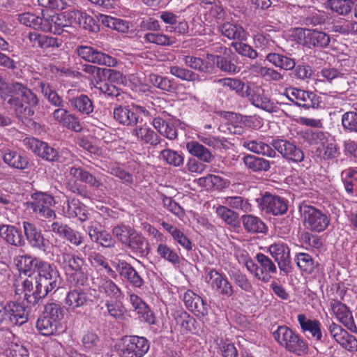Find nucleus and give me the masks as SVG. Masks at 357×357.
<instances>
[{"label":"nucleus","instance_id":"a878e982","mask_svg":"<svg viewBox=\"0 0 357 357\" xmlns=\"http://www.w3.org/2000/svg\"><path fill=\"white\" fill-rule=\"evenodd\" d=\"M60 252L61 253L56 255V261L66 270L67 274L86 265L85 260L79 255L70 253L66 249Z\"/></svg>","mask_w":357,"mask_h":357},{"label":"nucleus","instance_id":"ea45409f","mask_svg":"<svg viewBox=\"0 0 357 357\" xmlns=\"http://www.w3.org/2000/svg\"><path fill=\"white\" fill-rule=\"evenodd\" d=\"M22 287L24 294V299L29 304L35 305L39 303V301L45 298L44 294H38L36 290L38 287L37 280H35L33 283L32 280L29 279H25L22 283Z\"/></svg>","mask_w":357,"mask_h":357},{"label":"nucleus","instance_id":"603ef678","mask_svg":"<svg viewBox=\"0 0 357 357\" xmlns=\"http://www.w3.org/2000/svg\"><path fill=\"white\" fill-rule=\"evenodd\" d=\"M16 19L21 24L41 31L43 17L36 15L33 13L25 12L16 15Z\"/></svg>","mask_w":357,"mask_h":357},{"label":"nucleus","instance_id":"9b49d317","mask_svg":"<svg viewBox=\"0 0 357 357\" xmlns=\"http://www.w3.org/2000/svg\"><path fill=\"white\" fill-rule=\"evenodd\" d=\"M144 107L138 105H119L114 107L113 116L119 124L125 126L135 127L142 121L139 112H144Z\"/></svg>","mask_w":357,"mask_h":357},{"label":"nucleus","instance_id":"cd10ccee","mask_svg":"<svg viewBox=\"0 0 357 357\" xmlns=\"http://www.w3.org/2000/svg\"><path fill=\"white\" fill-rule=\"evenodd\" d=\"M15 262L18 270L29 277L35 271L37 273L42 268L40 266H43V264L47 263L40 258L33 257L30 255L17 256L15 259Z\"/></svg>","mask_w":357,"mask_h":357},{"label":"nucleus","instance_id":"6e6552de","mask_svg":"<svg viewBox=\"0 0 357 357\" xmlns=\"http://www.w3.org/2000/svg\"><path fill=\"white\" fill-rule=\"evenodd\" d=\"M297 320L301 332L306 335L307 338L314 341L315 344L328 342L327 333L322 331L321 324L319 320L307 318L305 314H298Z\"/></svg>","mask_w":357,"mask_h":357},{"label":"nucleus","instance_id":"1a4fd4ad","mask_svg":"<svg viewBox=\"0 0 357 357\" xmlns=\"http://www.w3.org/2000/svg\"><path fill=\"white\" fill-rule=\"evenodd\" d=\"M284 95L294 105L305 109L318 108L321 102V97L314 92L297 88L287 89Z\"/></svg>","mask_w":357,"mask_h":357},{"label":"nucleus","instance_id":"2eb2a0df","mask_svg":"<svg viewBox=\"0 0 357 357\" xmlns=\"http://www.w3.org/2000/svg\"><path fill=\"white\" fill-rule=\"evenodd\" d=\"M3 324L6 326H22L28 321V311L16 302L4 303Z\"/></svg>","mask_w":357,"mask_h":357},{"label":"nucleus","instance_id":"9d476101","mask_svg":"<svg viewBox=\"0 0 357 357\" xmlns=\"http://www.w3.org/2000/svg\"><path fill=\"white\" fill-rule=\"evenodd\" d=\"M77 55L86 62L97 65L113 67L117 64V59L98 49L88 45H79L76 48Z\"/></svg>","mask_w":357,"mask_h":357},{"label":"nucleus","instance_id":"e2e57ef3","mask_svg":"<svg viewBox=\"0 0 357 357\" xmlns=\"http://www.w3.org/2000/svg\"><path fill=\"white\" fill-rule=\"evenodd\" d=\"M169 72L172 75L181 80L187 82H199L200 80L199 75L197 73L178 66H171Z\"/></svg>","mask_w":357,"mask_h":357},{"label":"nucleus","instance_id":"680f3d73","mask_svg":"<svg viewBox=\"0 0 357 357\" xmlns=\"http://www.w3.org/2000/svg\"><path fill=\"white\" fill-rule=\"evenodd\" d=\"M255 47L265 52H271L275 47V42L268 34L257 33L254 36Z\"/></svg>","mask_w":357,"mask_h":357},{"label":"nucleus","instance_id":"6e6d98bb","mask_svg":"<svg viewBox=\"0 0 357 357\" xmlns=\"http://www.w3.org/2000/svg\"><path fill=\"white\" fill-rule=\"evenodd\" d=\"M223 204L228 208L240 210L245 213L252 211V205L248 202V199L241 196L226 197Z\"/></svg>","mask_w":357,"mask_h":357},{"label":"nucleus","instance_id":"f704fd0d","mask_svg":"<svg viewBox=\"0 0 357 357\" xmlns=\"http://www.w3.org/2000/svg\"><path fill=\"white\" fill-rule=\"evenodd\" d=\"M172 316L176 324L181 328L183 332L195 333L198 331L196 319L187 312L183 310H176L172 314Z\"/></svg>","mask_w":357,"mask_h":357},{"label":"nucleus","instance_id":"4be33fe9","mask_svg":"<svg viewBox=\"0 0 357 357\" xmlns=\"http://www.w3.org/2000/svg\"><path fill=\"white\" fill-rule=\"evenodd\" d=\"M93 303L91 294L89 290L80 287L70 290L65 298V303L69 309L75 310L77 308L91 305Z\"/></svg>","mask_w":357,"mask_h":357},{"label":"nucleus","instance_id":"ddd939ff","mask_svg":"<svg viewBox=\"0 0 357 357\" xmlns=\"http://www.w3.org/2000/svg\"><path fill=\"white\" fill-rule=\"evenodd\" d=\"M220 50L217 52H222V55H214L207 54L206 58L216 66L221 71L233 75L238 72V67L235 63L236 54L231 50L222 46H218Z\"/></svg>","mask_w":357,"mask_h":357},{"label":"nucleus","instance_id":"5fc2aeb1","mask_svg":"<svg viewBox=\"0 0 357 357\" xmlns=\"http://www.w3.org/2000/svg\"><path fill=\"white\" fill-rule=\"evenodd\" d=\"M156 252L162 259L174 266L179 265L181 263V258L178 253L166 243H161L158 244Z\"/></svg>","mask_w":357,"mask_h":357},{"label":"nucleus","instance_id":"423d86ee","mask_svg":"<svg viewBox=\"0 0 357 357\" xmlns=\"http://www.w3.org/2000/svg\"><path fill=\"white\" fill-rule=\"evenodd\" d=\"M259 210L267 215H282L288 210V202L278 195L266 192L256 199Z\"/></svg>","mask_w":357,"mask_h":357},{"label":"nucleus","instance_id":"4468645a","mask_svg":"<svg viewBox=\"0 0 357 357\" xmlns=\"http://www.w3.org/2000/svg\"><path fill=\"white\" fill-rule=\"evenodd\" d=\"M114 267L123 282L135 288L141 289L144 286L145 282L142 275L130 263L119 259Z\"/></svg>","mask_w":357,"mask_h":357},{"label":"nucleus","instance_id":"69168bd1","mask_svg":"<svg viewBox=\"0 0 357 357\" xmlns=\"http://www.w3.org/2000/svg\"><path fill=\"white\" fill-rule=\"evenodd\" d=\"M316 153L324 160L334 159L340 155L339 148L333 142L322 143L321 146L317 149Z\"/></svg>","mask_w":357,"mask_h":357},{"label":"nucleus","instance_id":"39448f33","mask_svg":"<svg viewBox=\"0 0 357 357\" xmlns=\"http://www.w3.org/2000/svg\"><path fill=\"white\" fill-rule=\"evenodd\" d=\"M245 98L255 107L268 113H277L280 110L275 102L260 86H246Z\"/></svg>","mask_w":357,"mask_h":357},{"label":"nucleus","instance_id":"0e129e2a","mask_svg":"<svg viewBox=\"0 0 357 357\" xmlns=\"http://www.w3.org/2000/svg\"><path fill=\"white\" fill-rule=\"evenodd\" d=\"M160 157L162 158L168 165L174 167H181L183 165L184 158L178 151L165 149L160 151Z\"/></svg>","mask_w":357,"mask_h":357},{"label":"nucleus","instance_id":"37998d69","mask_svg":"<svg viewBox=\"0 0 357 357\" xmlns=\"http://www.w3.org/2000/svg\"><path fill=\"white\" fill-rule=\"evenodd\" d=\"M244 229L251 234L265 233L267 227L258 217L253 215H243L241 217Z\"/></svg>","mask_w":357,"mask_h":357},{"label":"nucleus","instance_id":"a19ab883","mask_svg":"<svg viewBox=\"0 0 357 357\" xmlns=\"http://www.w3.org/2000/svg\"><path fill=\"white\" fill-rule=\"evenodd\" d=\"M71 107L84 115H90L94 109L93 101L85 95L80 94L69 99Z\"/></svg>","mask_w":357,"mask_h":357},{"label":"nucleus","instance_id":"f03ea898","mask_svg":"<svg viewBox=\"0 0 357 357\" xmlns=\"http://www.w3.org/2000/svg\"><path fill=\"white\" fill-rule=\"evenodd\" d=\"M42 268L37 272L35 280L38 282V294H44L46 297L52 292H56L61 283V275L56 267L47 261L40 266Z\"/></svg>","mask_w":357,"mask_h":357},{"label":"nucleus","instance_id":"aec40b11","mask_svg":"<svg viewBox=\"0 0 357 357\" xmlns=\"http://www.w3.org/2000/svg\"><path fill=\"white\" fill-rule=\"evenodd\" d=\"M159 17L167 24L166 31L178 35H186L189 32L188 22L181 19L179 16L171 11H162L158 13Z\"/></svg>","mask_w":357,"mask_h":357},{"label":"nucleus","instance_id":"5701e85b","mask_svg":"<svg viewBox=\"0 0 357 357\" xmlns=\"http://www.w3.org/2000/svg\"><path fill=\"white\" fill-rule=\"evenodd\" d=\"M132 135L137 137L138 140L142 141L151 146L156 148L158 145L161 146H168V143L161 138L157 132L151 128L142 126L138 124L135 126L132 131Z\"/></svg>","mask_w":357,"mask_h":357},{"label":"nucleus","instance_id":"f8f14e48","mask_svg":"<svg viewBox=\"0 0 357 357\" xmlns=\"http://www.w3.org/2000/svg\"><path fill=\"white\" fill-rule=\"evenodd\" d=\"M22 228L25 240L33 250L46 253L50 247V241L45 238L41 230L29 221L22 222Z\"/></svg>","mask_w":357,"mask_h":357},{"label":"nucleus","instance_id":"f3484780","mask_svg":"<svg viewBox=\"0 0 357 357\" xmlns=\"http://www.w3.org/2000/svg\"><path fill=\"white\" fill-rule=\"evenodd\" d=\"M299 38H303V44L309 48L326 47L330 43V37L326 33L316 29H298Z\"/></svg>","mask_w":357,"mask_h":357},{"label":"nucleus","instance_id":"c03bdc74","mask_svg":"<svg viewBox=\"0 0 357 357\" xmlns=\"http://www.w3.org/2000/svg\"><path fill=\"white\" fill-rule=\"evenodd\" d=\"M197 183L199 186L206 188L207 190H220L227 185V180L213 174H208L206 176L201 177L197 179Z\"/></svg>","mask_w":357,"mask_h":357},{"label":"nucleus","instance_id":"8fccbe9b","mask_svg":"<svg viewBox=\"0 0 357 357\" xmlns=\"http://www.w3.org/2000/svg\"><path fill=\"white\" fill-rule=\"evenodd\" d=\"M98 289L100 293L111 298H119L122 294L119 286L107 277L100 278Z\"/></svg>","mask_w":357,"mask_h":357},{"label":"nucleus","instance_id":"c85d7f7f","mask_svg":"<svg viewBox=\"0 0 357 357\" xmlns=\"http://www.w3.org/2000/svg\"><path fill=\"white\" fill-rule=\"evenodd\" d=\"M126 247L139 257H145L151 252V247L149 241L141 233L135 231L128 241Z\"/></svg>","mask_w":357,"mask_h":357},{"label":"nucleus","instance_id":"72a5a7b5","mask_svg":"<svg viewBox=\"0 0 357 357\" xmlns=\"http://www.w3.org/2000/svg\"><path fill=\"white\" fill-rule=\"evenodd\" d=\"M242 146L251 152L269 158L276 156L275 151L261 139H244Z\"/></svg>","mask_w":357,"mask_h":357},{"label":"nucleus","instance_id":"13d9d810","mask_svg":"<svg viewBox=\"0 0 357 357\" xmlns=\"http://www.w3.org/2000/svg\"><path fill=\"white\" fill-rule=\"evenodd\" d=\"M327 5L333 12L347 15L354 10V2L351 0H328Z\"/></svg>","mask_w":357,"mask_h":357},{"label":"nucleus","instance_id":"864d4df0","mask_svg":"<svg viewBox=\"0 0 357 357\" xmlns=\"http://www.w3.org/2000/svg\"><path fill=\"white\" fill-rule=\"evenodd\" d=\"M39 87L41 89L42 93L47 99L49 102L56 107H63L64 101L63 98L56 92L50 84L40 82Z\"/></svg>","mask_w":357,"mask_h":357},{"label":"nucleus","instance_id":"f257e3e1","mask_svg":"<svg viewBox=\"0 0 357 357\" xmlns=\"http://www.w3.org/2000/svg\"><path fill=\"white\" fill-rule=\"evenodd\" d=\"M273 337L282 347L297 356H305L309 352L307 342L287 326H278Z\"/></svg>","mask_w":357,"mask_h":357},{"label":"nucleus","instance_id":"79ce46f5","mask_svg":"<svg viewBox=\"0 0 357 357\" xmlns=\"http://www.w3.org/2000/svg\"><path fill=\"white\" fill-rule=\"evenodd\" d=\"M186 149L192 155L204 162L210 163L214 159V156L211 151L197 141L187 142Z\"/></svg>","mask_w":357,"mask_h":357},{"label":"nucleus","instance_id":"bb28decb","mask_svg":"<svg viewBox=\"0 0 357 357\" xmlns=\"http://www.w3.org/2000/svg\"><path fill=\"white\" fill-rule=\"evenodd\" d=\"M130 302L141 321L145 322L149 325L156 324V318L154 313L140 297L136 294H132L130 295Z\"/></svg>","mask_w":357,"mask_h":357},{"label":"nucleus","instance_id":"0eeeda50","mask_svg":"<svg viewBox=\"0 0 357 357\" xmlns=\"http://www.w3.org/2000/svg\"><path fill=\"white\" fill-rule=\"evenodd\" d=\"M150 347L149 340L137 335L125 336L119 349L121 357H142Z\"/></svg>","mask_w":357,"mask_h":357},{"label":"nucleus","instance_id":"052dcab7","mask_svg":"<svg viewBox=\"0 0 357 357\" xmlns=\"http://www.w3.org/2000/svg\"><path fill=\"white\" fill-rule=\"evenodd\" d=\"M296 265L301 271L307 274L312 273L315 268V262L312 257L308 253L300 252L295 259Z\"/></svg>","mask_w":357,"mask_h":357},{"label":"nucleus","instance_id":"dca6fc26","mask_svg":"<svg viewBox=\"0 0 357 357\" xmlns=\"http://www.w3.org/2000/svg\"><path fill=\"white\" fill-rule=\"evenodd\" d=\"M268 251L271 255L278 263V267L285 275L292 271L290 258V249L283 243H275L269 246Z\"/></svg>","mask_w":357,"mask_h":357},{"label":"nucleus","instance_id":"58836bf2","mask_svg":"<svg viewBox=\"0 0 357 357\" xmlns=\"http://www.w3.org/2000/svg\"><path fill=\"white\" fill-rule=\"evenodd\" d=\"M246 168L252 172H268L271 168L270 161L254 155H246L243 158Z\"/></svg>","mask_w":357,"mask_h":357},{"label":"nucleus","instance_id":"7c9ffc66","mask_svg":"<svg viewBox=\"0 0 357 357\" xmlns=\"http://www.w3.org/2000/svg\"><path fill=\"white\" fill-rule=\"evenodd\" d=\"M218 31L229 40L245 39V30L238 23L228 19L217 26Z\"/></svg>","mask_w":357,"mask_h":357},{"label":"nucleus","instance_id":"09e8293b","mask_svg":"<svg viewBox=\"0 0 357 357\" xmlns=\"http://www.w3.org/2000/svg\"><path fill=\"white\" fill-rule=\"evenodd\" d=\"M36 327L41 335L50 336L58 333L59 328H61V324L43 315L37 320Z\"/></svg>","mask_w":357,"mask_h":357},{"label":"nucleus","instance_id":"4d7b16f0","mask_svg":"<svg viewBox=\"0 0 357 357\" xmlns=\"http://www.w3.org/2000/svg\"><path fill=\"white\" fill-rule=\"evenodd\" d=\"M145 43H153L161 46H172L175 43V38L162 33L149 32L143 36Z\"/></svg>","mask_w":357,"mask_h":357},{"label":"nucleus","instance_id":"a18cd8bd","mask_svg":"<svg viewBox=\"0 0 357 357\" xmlns=\"http://www.w3.org/2000/svg\"><path fill=\"white\" fill-rule=\"evenodd\" d=\"M149 81L153 86L164 93H174L176 90V84L174 79L151 73L149 75Z\"/></svg>","mask_w":357,"mask_h":357},{"label":"nucleus","instance_id":"20e7f679","mask_svg":"<svg viewBox=\"0 0 357 357\" xmlns=\"http://www.w3.org/2000/svg\"><path fill=\"white\" fill-rule=\"evenodd\" d=\"M300 211L306 229L319 233L328 228L331 219L327 213L310 205H304Z\"/></svg>","mask_w":357,"mask_h":357},{"label":"nucleus","instance_id":"c756f323","mask_svg":"<svg viewBox=\"0 0 357 357\" xmlns=\"http://www.w3.org/2000/svg\"><path fill=\"white\" fill-rule=\"evenodd\" d=\"M65 215L68 218H77L81 222H84L89 218V213L86 206L77 199H68L66 206H63Z\"/></svg>","mask_w":357,"mask_h":357},{"label":"nucleus","instance_id":"b1692460","mask_svg":"<svg viewBox=\"0 0 357 357\" xmlns=\"http://www.w3.org/2000/svg\"><path fill=\"white\" fill-rule=\"evenodd\" d=\"M331 306L337 319L351 332L357 333V324L347 306L337 300H333Z\"/></svg>","mask_w":357,"mask_h":357},{"label":"nucleus","instance_id":"49530a36","mask_svg":"<svg viewBox=\"0 0 357 357\" xmlns=\"http://www.w3.org/2000/svg\"><path fill=\"white\" fill-rule=\"evenodd\" d=\"M266 60L272 63L276 68H280L285 70H293L296 62L294 59L285 55L269 52L266 56Z\"/></svg>","mask_w":357,"mask_h":357},{"label":"nucleus","instance_id":"de8ad7c7","mask_svg":"<svg viewBox=\"0 0 357 357\" xmlns=\"http://www.w3.org/2000/svg\"><path fill=\"white\" fill-rule=\"evenodd\" d=\"M341 179L347 193L353 195L357 188V168L350 167L343 170Z\"/></svg>","mask_w":357,"mask_h":357},{"label":"nucleus","instance_id":"2f4dec72","mask_svg":"<svg viewBox=\"0 0 357 357\" xmlns=\"http://www.w3.org/2000/svg\"><path fill=\"white\" fill-rule=\"evenodd\" d=\"M0 236L8 243L15 247H24L26 245V241L22 231L13 225H1Z\"/></svg>","mask_w":357,"mask_h":357},{"label":"nucleus","instance_id":"a211bd4d","mask_svg":"<svg viewBox=\"0 0 357 357\" xmlns=\"http://www.w3.org/2000/svg\"><path fill=\"white\" fill-rule=\"evenodd\" d=\"M28 39L33 48H39L43 52H52L56 49L60 48L63 44L61 38L38 32L29 33Z\"/></svg>","mask_w":357,"mask_h":357},{"label":"nucleus","instance_id":"c9c22d12","mask_svg":"<svg viewBox=\"0 0 357 357\" xmlns=\"http://www.w3.org/2000/svg\"><path fill=\"white\" fill-rule=\"evenodd\" d=\"M64 21V16L56 14L43 17L41 31L61 35L63 31V27L66 26Z\"/></svg>","mask_w":357,"mask_h":357},{"label":"nucleus","instance_id":"3c124183","mask_svg":"<svg viewBox=\"0 0 357 357\" xmlns=\"http://www.w3.org/2000/svg\"><path fill=\"white\" fill-rule=\"evenodd\" d=\"M326 15L324 12L308 9L301 18V23L305 26H315L325 23Z\"/></svg>","mask_w":357,"mask_h":357},{"label":"nucleus","instance_id":"338daca9","mask_svg":"<svg viewBox=\"0 0 357 357\" xmlns=\"http://www.w3.org/2000/svg\"><path fill=\"white\" fill-rule=\"evenodd\" d=\"M215 212L227 224L236 227L239 223L238 214L226 206H219Z\"/></svg>","mask_w":357,"mask_h":357},{"label":"nucleus","instance_id":"393cba45","mask_svg":"<svg viewBox=\"0 0 357 357\" xmlns=\"http://www.w3.org/2000/svg\"><path fill=\"white\" fill-rule=\"evenodd\" d=\"M207 277L209 278L211 286L220 295L231 297L234 294V287L228 279L215 269L208 271Z\"/></svg>","mask_w":357,"mask_h":357},{"label":"nucleus","instance_id":"412c9836","mask_svg":"<svg viewBox=\"0 0 357 357\" xmlns=\"http://www.w3.org/2000/svg\"><path fill=\"white\" fill-rule=\"evenodd\" d=\"M330 334L340 346L349 351H357V339L341 326L333 322L328 327Z\"/></svg>","mask_w":357,"mask_h":357},{"label":"nucleus","instance_id":"774afa93","mask_svg":"<svg viewBox=\"0 0 357 357\" xmlns=\"http://www.w3.org/2000/svg\"><path fill=\"white\" fill-rule=\"evenodd\" d=\"M230 277L241 290L249 294L254 292L253 285L245 274L239 271H233Z\"/></svg>","mask_w":357,"mask_h":357},{"label":"nucleus","instance_id":"e433bc0d","mask_svg":"<svg viewBox=\"0 0 357 357\" xmlns=\"http://www.w3.org/2000/svg\"><path fill=\"white\" fill-rule=\"evenodd\" d=\"M3 160L8 166L20 170L27 169L29 164V159L26 155L10 149L4 151Z\"/></svg>","mask_w":357,"mask_h":357},{"label":"nucleus","instance_id":"473e14b6","mask_svg":"<svg viewBox=\"0 0 357 357\" xmlns=\"http://www.w3.org/2000/svg\"><path fill=\"white\" fill-rule=\"evenodd\" d=\"M70 176L98 190H102L104 184L100 178L96 176L89 172L81 168L72 167L69 171Z\"/></svg>","mask_w":357,"mask_h":357},{"label":"nucleus","instance_id":"6ab92c4d","mask_svg":"<svg viewBox=\"0 0 357 357\" xmlns=\"http://www.w3.org/2000/svg\"><path fill=\"white\" fill-rule=\"evenodd\" d=\"M152 125L160 135L169 140L177 139L178 132V126L180 121L176 118L163 119V117H155L153 119Z\"/></svg>","mask_w":357,"mask_h":357},{"label":"nucleus","instance_id":"bf43d9fd","mask_svg":"<svg viewBox=\"0 0 357 357\" xmlns=\"http://www.w3.org/2000/svg\"><path fill=\"white\" fill-rule=\"evenodd\" d=\"M4 100H6L16 112L24 115L25 117H31L35 114L34 109L25 107V105L22 102V98L20 99L17 96L8 95L7 97H4Z\"/></svg>","mask_w":357,"mask_h":357},{"label":"nucleus","instance_id":"7ed1b4c3","mask_svg":"<svg viewBox=\"0 0 357 357\" xmlns=\"http://www.w3.org/2000/svg\"><path fill=\"white\" fill-rule=\"evenodd\" d=\"M32 201L26 203V208L31 209L39 218L55 219L56 214L52 208L55 204L53 196L46 192H36L31 195Z\"/></svg>","mask_w":357,"mask_h":357},{"label":"nucleus","instance_id":"4c0bfd02","mask_svg":"<svg viewBox=\"0 0 357 357\" xmlns=\"http://www.w3.org/2000/svg\"><path fill=\"white\" fill-rule=\"evenodd\" d=\"M162 227L171 235L174 241L187 251L192 249V243L189 238L178 228L166 222L161 223Z\"/></svg>","mask_w":357,"mask_h":357}]
</instances>
